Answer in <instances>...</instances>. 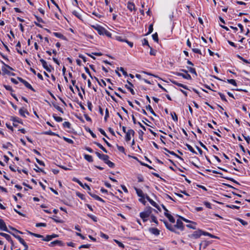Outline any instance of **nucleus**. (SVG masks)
I'll list each match as a JSON object with an SVG mask.
<instances>
[{"instance_id": "obj_1", "label": "nucleus", "mask_w": 250, "mask_h": 250, "mask_svg": "<svg viewBox=\"0 0 250 250\" xmlns=\"http://www.w3.org/2000/svg\"><path fill=\"white\" fill-rule=\"evenodd\" d=\"M27 233L31 236H34L37 238H42V241L48 242L52 240L51 235H47L45 237L40 234H37L35 233H33L29 230H27Z\"/></svg>"}, {"instance_id": "obj_2", "label": "nucleus", "mask_w": 250, "mask_h": 250, "mask_svg": "<svg viewBox=\"0 0 250 250\" xmlns=\"http://www.w3.org/2000/svg\"><path fill=\"white\" fill-rule=\"evenodd\" d=\"M151 213V208L142 212L140 214V217L143 219L144 222H146L147 220L148 217L149 216Z\"/></svg>"}, {"instance_id": "obj_3", "label": "nucleus", "mask_w": 250, "mask_h": 250, "mask_svg": "<svg viewBox=\"0 0 250 250\" xmlns=\"http://www.w3.org/2000/svg\"><path fill=\"white\" fill-rule=\"evenodd\" d=\"M17 79L20 82L22 83L26 87L30 89L31 90H32L33 92L36 91L35 89L32 87V86L28 82H27L26 81H25V80L23 79L22 78H21V77H18L17 78Z\"/></svg>"}, {"instance_id": "obj_4", "label": "nucleus", "mask_w": 250, "mask_h": 250, "mask_svg": "<svg viewBox=\"0 0 250 250\" xmlns=\"http://www.w3.org/2000/svg\"><path fill=\"white\" fill-rule=\"evenodd\" d=\"M202 235H203V230L201 229H198L193 232V233L188 235V237L193 239H198L200 238Z\"/></svg>"}, {"instance_id": "obj_5", "label": "nucleus", "mask_w": 250, "mask_h": 250, "mask_svg": "<svg viewBox=\"0 0 250 250\" xmlns=\"http://www.w3.org/2000/svg\"><path fill=\"white\" fill-rule=\"evenodd\" d=\"M10 121L13 122V125L14 127L18 126V124L17 123H19L21 125L23 124V122H22V120L16 116H11L10 117Z\"/></svg>"}, {"instance_id": "obj_6", "label": "nucleus", "mask_w": 250, "mask_h": 250, "mask_svg": "<svg viewBox=\"0 0 250 250\" xmlns=\"http://www.w3.org/2000/svg\"><path fill=\"white\" fill-rule=\"evenodd\" d=\"M73 181L76 182L78 183L81 187L83 188L87 189L88 191H91V188L86 183L84 185L77 178H73Z\"/></svg>"}, {"instance_id": "obj_7", "label": "nucleus", "mask_w": 250, "mask_h": 250, "mask_svg": "<svg viewBox=\"0 0 250 250\" xmlns=\"http://www.w3.org/2000/svg\"><path fill=\"white\" fill-rule=\"evenodd\" d=\"M95 154L100 159L102 160L105 163L109 160V157L107 155L101 154L97 151L95 152Z\"/></svg>"}, {"instance_id": "obj_8", "label": "nucleus", "mask_w": 250, "mask_h": 250, "mask_svg": "<svg viewBox=\"0 0 250 250\" xmlns=\"http://www.w3.org/2000/svg\"><path fill=\"white\" fill-rule=\"evenodd\" d=\"M165 225L166 228L171 231L174 232L177 234H179L180 232L176 230V228H174L173 226H172L171 224H169L166 221H163Z\"/></svg>"}, {"instance_id": "obj_9", "label": "nucleus", "mask_w": 250, "mask_h": 250, "mask_svg": "<svg viewBox=\"0 0 250 250\" xmlns=\"http://www.w3.org/2000/svg\"><path fill=\"white\" fill-rule=\"evenodd\" d=\"M174 228H176L178 229L183 231L184 229V226L183 222L180 219H177L176 221V224L173 226Z\"/></svg>"}, {"instance_id": "obj_10", "label": "nucleus", "mask_w": 250, "mask_h": 250, "mask_svg": "<svg viewBox=\"0 0 250 250\" xmlns=\"http://www.w3.org/2000/svg\"><path fill=\"white\" fill-rule=\"evenodd\" d=\"M40 61L41 62L43 67L48 72H50L51 71V66L50 65L48 66L46 62L42 59L40 60Z\"/></svg>"}, {"instance_id": "obj_11", "label": "nucleus", "mask_w": 250, "mask_h": 250, "mask_svg": "<svg viewBox=\"0 0 250 250\" xmlns=\"http://www.w3.org/2000/svg\"><path fill=\"white\" fill-rule=\"evenodd\" d=\"M87 192L90 195V196L93 198L95 200L100 201L103 203H104L105 202V201L103 200L102 198H101L97 195L92 193L91 191H88Z\"/></svg>"}, {"instance_id": "obj_12", "label": "nucleus", "mask_w": 250, "mask_h": 250, "mask_svg": "<svg viewBox=\"0 0 250 250\" xmlns=\"http://www.w3.org/2000/svg\"><path fill=\"white\" fill-rule=\"evenodd\" d=\"M0 229L1 230L5 231L8 233H11L10 231L8 229L5 224V223L1 219H0Z\"/></svg>"}, {"instance_id": "obj_13", "label": "nucleus", "mask_w": 250, "mask_h": 250, "mask_svg": "<svg viewBox=\"0 0 250 250\" xmlns=\"http://www.w3.org/2000/svg\"><path fill=\"white\" fill-rule=\"evenodd\" d=\"M93 27L100 35H104V34H105L104 32L106 29L104 27L100 25L97 26H93Z\"/></svg>"}, {"instance_id": "obj_14", "label": "nucleus", "mask_w": 250, "mask_h": 250, "mask_svg": "<svg viewBox=\"0 0 250 250\" xmlns=\"http://www.w3.org/2000/svg\"><path fill=\"white\" fill-rule=\"evenodd\" d=\"M56 245H58L60 246H63L64 243L61 240H56L50 242V243L48 245L50 247H54Z\"/></svg>"}, {"instance_id": "obj_15", "label": "nucleus", "mask_w": 250, "mask_h": 250, "mask_svg": "<svg viewBox=\"0 0 250 250\" xmlns=\"http://www.w3.org/2000/svg\"><path fill=\"white\" fill-rule=\"evenodd\" d=\"M52 34L57 38H60L62 40L66 41L67 38L63 34L59 32H53Z\"/></svg>"}, {"instance_id": "obj_16", "label": "nucleus", "mask_w": 250, "mask_h": 250, "mask_svg": "<svg viewBox=\"0 0 250 250\" xmlns=\"http://www.w3.org/2000/svg\"><path fill=\"white\" fill-rule=\"evenodd\" d=\"M19 114L21 116L24 118L26 117L25 114L27 115L29 114L27 109H24V108H21L19 109Z\"/></svg>"}, {"instance_id": "obj_17", "label": "nucleus", "mask_w": 250, "mask_h": 250, "mask_svg": "<svg viewBox=\"0 0 250 250\" xmlns=\"http://www.w3.org/2000/svg\"><path fill=\"white\" fill-rule=\"evenodd\" d=\"M149 231L155 235H158L160 234V230L157 228H152L149 229Z\"/></svg>"}, {"instance_id": "obj_18", "label": "nucleus", "mask_w": 250, "mask_h": 250, "mask_svg": "<svg viewBox=\"0 0 250 250\" xmlns=\"http://www.w3.org/2000/svg\"><path fill=\"white\" fill-rule=\"evenodd\" d=\"M127 8L132 12V11H136V9L135 8V6L134 4L132 2H128L127 3Z\"/></svg>"}, {"instance_id": "obj_19", "label": "nucleus", "mask_w": 250, "mask_h": 250, "mask_svg": "<svg viewBox=\"0 0 250 250\" xmlns=\"http://www.w3.org/2000/svg\"><path fill=\"white\" fill-rule=\"evenodd\" d=\"M164 214L171 223H173L175 222V219L171 214L167 212H165Z\"/></svg>"}, {"instance_id": "obj_20", "label": "nucleus", "mask_w": 250, "mask_h": 250, "mask_svg": "<svg viewBox=\"0 0 250 250\" xmlns=\"http://www.w3.org/2000/svg\"><path fill=\"white\" fill-rule=\"evenodd\" d=\"M93 143L96 145L97 146H98L100 148H101L104 152L107 153L108 152L107 150L100 143L97 142H94Z\"/></svg>"}, {"instance_id": "obj_21", "label": "nucleus", "mask_w": 250, "mask_h": 250, "mask_svg": "<svg viewBox=\"0 0 250 250\" xmlns=\"http://www.w3.org/2000/svg\"><path fill=\"white\" fill-rule=\"evenodd\" d=\"M172 83L174 84L175 85H177V86H180V87H183V88L184 89H188V88L187 87V86L182 84V83H178L175 81H171Z\"/></svg>"}, {"instance_id": "obj_22", "label": "nucleus", "mask_w": 250, "mask_h": 250, "mask_svg": "<svg viewBox=\"0 0 250 250\" xmlns=\"http://www.w3.org/2000/svg\"><path fill=\"white\" fill-rule=\"evenodd\" d=\"M134 134V131L132 130H128L127 132H126V141H129L131 139L130 135Z\"/></svg>"}, {"instance_id": "obj_23", "label": "nucleus", "mask_w": 250, "mask_h": 250, "mask_svg": "<svg viewBox=\"0 0 250 250\" xmlns=\"http://www.w3.org/2000/svg\"><path fill=\"white\" fill-rule=\"evenodd\" d=\"M118 70H120L123 74L124 75H125V69H124V67H121L120 68L118 67L117 68V70H116V74L119 76V77H121V74L119 72Z\"/></svg>"}, {"instance_id": "obj_24", "label": "nucleus", "mask_w": 250, "mask_h": 250, "mask_svg": "<svg viewBox=\"0 0 250 250\" xmlns=\"http://www.w3.org/2000/svg\"><path fill=\"white\" fill-rule=\"evenodd\" d=\"M135 190L138 196L140 197H143L145 196V194L143 193V191L141 189H139L137 188H135Z\"/></svg>"}, {"instance_id": "obj_25", "label": "nucleus", "mask_w": 250, "mask_h": 250, "mask_svg": "<svg viewBox=\"0 0 250 250\" xmlns=\"http://www.w3.org/2000/svg\"><path fill=\"white\" fill-rule=\"evenodd\" d=\"M127 83L129 84V85L130 86V87H126L129 90V91H130V92L131 93V94L132 95H134L135 94V92L134 91V90L131 87H133V84L131 83L128 80H127Z\"/></svg>"}, {"instance_id": "obj_26", "label": "nucleus", "mask_w": 250, "mask_h": 250, "mask_svg": "<svg viewBox=\"0 0 250 250\" xmlns=\"http://www.w3.org/2000/svg\"><path fill=\"white\" fill-rule=\"evenodd\" d=\"M84 158L88 162H92L93 161L92 156L88 154H84Z\"/></svg>"}, {"instance_id": "obj_27", "label": "nucleus", "mask_w": 250, "mask_h": 250, "mask_svg": "<svg viewBox=\"0 0 250 250\" xmlns=\"http://www.w3.org/2000/svg\"><path fill=\"white\" fill-rule=\"evenodd\" d=\"M146 199L149 202L151 205L158 208L157 204L153 200L150 199L148 196L146 195Z\"/></svg>"}, {"instance_id": "obj_28", "label": "nucleus", "mask_w": 250, "mask_h": 250, "mask_svg": "<svg viewBox=\"0 0 250 250\" xmlns=\"http://www.w3.org/2000/svg\"><path fill=\"white\" fill-rule=\"evenodd\" d=\"M51 218L56 223H62L63 222V221L62 220L60 219L59 217L56 216H54L53 217H51Z\"/></svg>"}, {"instance_id": "obj_29", "label": "nucleus", "mask_w": 250, "mask_h": 250, "mask_svg": "<svg viewBox=\"0 0 250 250\" xmlns=\"http://www.w3.org/2000/svg\"><path fill=\"white\" fill-rule=\"evenodd\" d=\"M1 71L2 72L3 75H8L10 71L8 69V68L5 66H2L1 67Z\"/></svg>"}, {"instance_id": "obj_30", "label": "nucleus", "mask_w": 250, "mask_h": 250, "mask_svg": "<svg viewBox=\"0 0 250 250\" xmlns=\"http://www.w3.org/2000/svg\"><path fill=\"white\" fill-rule=\"evenodd\" d=\"M0 235L4 237L8 241H9V240H11V237L8 234L0 232Z\"/></svg>"}, {"instance_id": "obj_31", "label": "nucleus", "mask_w": 250, "mask_h": 250, "mask_svg": "<svg viewBox=\"0 0 250 250\" xmlns=\"http://www.w3.org/2000/svg\"><path fill=\"white\" fill-rule=\"evenodd\" d=\"M53 106L59 111L61 112L63 114L64 112L60 106H59L58 104H56L52 103Z\"/></svg>"}, {"instance_id": "obj_32", "label": "nucleus", "mask_w": 250, "mask_h": 250, "mask_svg": "<svg viewBox=\"0 0 250 250\" xmlns=\"http://www.w3.org/2000/svg\"><path fill=\"white\" fill-rule=\"evenodd\" d=\"M72 14L75 16H76L77 18H78L79 19L82 20V15L79 13H78L77 11H76V10H74L72 12Z\"/></svg>"}, {"instance_id": "obj_33", "label": "nucleus", "mask_w": 250, "mask_h": 250, "mask_svg": "<svg viewBox=\"0 0 250 250\" xmlns=\"http://www.w3.org/2000/svg\"><path fill=\"white\" fill-rule=\"evenodd\" d=\"M146 109L149 111L154 116H156V114H155V113L154 112L152 107L150 105H148L146 106Z\"/></svg>"}, {"instance_id": "obj_34", "label": "nucleus", "mask_w": 250, "mask_h": 250, "mask_svg": "<svg viewBox=\"0 0 250 250\" xmlns=\"http://www.w3.org/2000/svg\"><path fill=\"white\" fill-rule=\"evenodd\" d=\"M53 117L54 119L57 122H61L62 121V117H58L55 114L53 115Z\"/></svg>"}, {"instance_id": "obj_35", "label": "nucleus", "mask_w": 250, "mask_h": 250, "mask_svg": "<svg viewBox=\"0 0 250 250\" xmlns=\"http://www.w3.org/2000/svg\"><path fill=\"white\" fill-rule=\"evenodd\" d=\"M62 125L64 128H67L68 129L71 128V124L69 122H64L62 124Z\"/></svg>"}, {"instance_id": "obj_36", "label": "nucleus", "mask_w": 250, "mask_h": 250, "mask_svg": "<svg viewBox=\"0 0 250 250\" xmlns=\"http://www.w3.org/2000/svg\"><path fill=\"white\" fill-rule=\"evenodd\" d=\"M62 139L66 142H67V143H69L70 144H74V141L72 139H71L68 138L64 137V136L62 137Z\"/></svg>"}, {"instance_id": "obj_37", "label": "nucleus", "mask_w": 250, "mask_h": 250, "mask_svg": "<svg viewBox=\"0 0 250 250\" xmlns=\"http://www.w3.org/2000/svg\"><path fill=\"white\" fill-rule=\"evenodd\" d=\"M87 216L90 219H91L95 222H96L98 221L97 217L92 214H88Z\"/></svg>"}, {"instance_id": "obj_38", "label": "nucleus", "mask_w": 250, "mask_h": 250, "mask_svg": "<svg viewBox=\"0 0 250 250\" xmlns=\"http://www.w3.org/2000/svg\"><path fill=\"white\" fill-rule=\"evenodd\" d=\"M186 146H187V147H188V149L191 151V152H192L193 153H195V154H196V152L194 150V149L193 148V147L190 146L189 145V144H187L186 145Z\"/></svg>"}, {"instance_id": "obj_39", "label": "nucleus", "mask_w": 250, "mask_h": 250, "mask_svg": "<svg viewBox=\"0 0 250 250\" xmlns=\"http://www.w3.org/2000/svg\"><path fill=\"white\" fill-rule=\"evenodd\" d=\"M105 164H107L109 167L111 168H113L115 167V164L109 160L107 162H105Z\"/></svg>"}, {"instance_id": "obj_40", "label": "nucleus", "mask_w": 250, "mask_h": 250, "mask_svg": "<svg viewBox=\"0 0 250 250\" xmlns=\"http://www.w3.org/2000/svg\"><path fill=\"white\" fill-rule=\"evenodd\" d=\"M114 241L117 244H118V245L119 246V247L122 248H124L125 246H124V245L121 242H120L119 241L117 240H116V239H114Z\"/></svg>"}, {"instance_id": "obj_41", "label": "nucleus", "mask_w": 250, "mask_h": 250, "mask_svg": "<svg viewBox=\"0 0 250 250\" xmlns=\"http://www.w3.org/2000/svg\"><path fill=\"white\" fill-rule=\"evenodd\" d=\"M180 218L183 220L184 221H185V222H187V223H191L192 224H193V225H196V223L194 222H192V221H189L183 217H180Z\"/></svg>"}, {"instance_id": "obj_42", "label": "nucleus", "mask_w": 250, "mask_h": 250, "mask_svg": "<svg viewBox=\"0 0 250 250\" xmlns=\"http://www.w3.org/2000/svg\"><path fill=\"white\" fill-rule=\"evenodd\" d=\"M117 147L120 152L125 153V149L123 146H120L118 145H117Z\"/></svg>"}, {"instance_id": "obj_43", "label": "nucleus", "mask_w": 250, "mask_h": 250, "mask_svg": "<svg viewBox=\"0 0 250 250\" xmlns=\"http://www.w3.org/2000/svg\"><path fill=\"white\" fill-rule=\"evenodd\" d=\"M46 226H47V225L45 223H36V225H35V226L38 228L41 227H46Z\"/></svg>"}, {"instance_id": "obj_44", "label": "nucleus", "mask_w": 250, "mask_h": 250, "mask_svg": "<svg viewBox=\"0 0 250 250\" xmlns=\"http://www.w3.org/2000/svg\"><path fill=\"white\" fill-rule=\"evenodd\" d=\"M76 195L83 200L85 199L84 195L79 192L76 193Z\"/></svg>"}, {"instance_id": "obj_45", "label": "nucleus", "mask_w": 250, "mask_h": 250, "mask_svg": "<svg viewBox=\"0 0 250 250\" xmlns=\"http://www.w3.org/2000/svg\"><path fill=\"white\" fill-rule=\"evenodd\" d=\"M227 81L229 83H230L234 86L237 85L236 82L234 79H228Z\"/></svg>"}, {"instance_id": "obj_46", "label": "nucleus", "mask_w": 250, "mask_h": 250, "mask_svg": "<svg viewBox=\"0 0 250 250\" xmlns=\"http://www.w3.org/2000/svg\"><path fill=\"white\" fill-rule=\"evenodd\" d=\"M171 115L172 116V119L174 121L177 122L178 121V117L175 112L171 113Z\"/></svg>"}, {"instance_id": "obj_47", "label": "nucleus", "mask_w": 250, "mask_h": 250, "mask_svg": "<svg viewBox=\"0 0 250 250\" xmlns=\"http://www.w3.org/2000/svg\"><path fill=\"white\" fill-rule=\"evenodd\" d=\"M45 135L54 136L56 135L55 133L52 132L51 130H49L47 131H45L43 133Z\"/></svg>"}, {"instance_id": "obj_48", "label": "nucleus", "mask_w": 250, "mask_h": 250, "mask_svg": "<svg viewBox=\"0 0 250 250\" xmlns=\"http://www.w3.org/2000/svg\"><path fill=\"white\" fill-rule=\"evenodd\" d=\"M183 78L187 79V80H190L191 79V76L188 74H183L182 76Z\"/></svg>"}, {"instance_id": "obj_49", "label": "nucleus", "mask_w": 250, "mask_h": 250, "mask_svg": "<svg viewBox=\"0 0 250 250\" xmlns=\"http://www.w3.org/2000/svg\"><path fill=\"white\" fill-rule=\"evenodd\" d=\"M188 69L189 72H190L192 74H194L196 75H197L196 70L194 68H192V67H188Z\"/></svg>"}, {"instance_id": "obj_50", "label": "nucleus", "mask_w": 250, "mask_h": 250, "mask_svg": "<svg viewBox=\"0 0 250 250\" xmlns=\"http://www.w3.org/2000/svg\"><path fill=\"white\" fill-rule=\"evenodd\" d=\"M152 38L156 42H158V34L157 33H155V34H153L152 35Z\"/></svg>"}, {"instance_id": "obj_51", "label": "nucleus", "mask_w": 250, "mask_h": 250, "mask_svg": "<svg viewBox=\"0 0 250 250\" xmlns=\"http://www.w3.org/2000/svg\"><path fill=\"white\" fill-rule=\"evenodd\" d=\"M236 220L239 221L243 226H246L248 224V223L247 222L245 221L244 220L240 218H236Z\"/></svg>"}, {"instance_id": "obj_52", "label": "nucleus", "mask_w": 250, "mask_h": 250, "mask_svg": "<svg viewBox=\"0 0 250 250\" xmlns=\"http://www.w3.org/2000/svg\"><path fill=\"white\" fill-rule=\"evenodd\" d=\"M87 131H88L91 135V136L94 138H96L97 137L95 134H94L92 130L90 128H88V129H86Z\"/></svg>"}, {"instance_id": "obj_53", "label": "nucleus", "mask_w": 250, "mask_h": 250, "mask_svg": "<svg viewBox=\"0 0 250 250\" xmlns=\"http://www.w3.org/2000/svg\"><path fill=\"white\" fill-rule=\"evenodd\" d=\"M98 130L100 132V133L103 135L105 137H106V138H108V136H107L106 133L105 132V131L101 128H98Z\"/></svg>"}, {"instance_id": "obj_54", "label": "nucleus", "mask_w": 250, "mask_h": 250, "mask_svg": "<svg viewBox=\"0 0 250 250\" xmlns=\"http://www.w3.org/2000/svg\"><path fill=\"white\" fill-rule=\"evenodd\" d=\"M100 236L102 237V238H103L106 240H107L108 238H109V236L106 235V234H104V233L103 232H101L100 233Z\"/></svg>"}, {"instance_id": "obj_55", "label": "nucleus", "mask_w": 250, "mask_h": 250, "mask_svg": "<svg viewBox=\"0 0 250 250\" xmlns=\"http://www.w3.org/2000/svg\"><path fill=\"white\" fill-rule=\"evenodd\" d=\"M90 247V244H84V245H82L79 247V249H81L82 248H89Z\"/></svg>"}, {"instance_id": "obj_56", "label": "nucleus", "mask_w": 250, "mask_h": 250, "mask_svg": "<svg viewBox=\"0 0 250 250\" xmlns=\"http://www.w3.org/2000/svg\"><path fill=\"white\" fill-rule=\"evenodd\" d=\"M4 88L7 90L10 91H13L12 87L9 85H4Z\"/></svg>"}, {"instance_id": "obj_57", "label": "nucleus", "mask_w": 250, "mask_h": 250, "mask_svg": "<svg viewBox=\"0 0 250 250\" xmlns=\"http://www.w3.org/2000/svg\"><path fill=\"white\" fill-rule=\"evenodd\" d=\"M36 161L40 165L42 166H45L44 163L43 161L40 160L37 158H36Z\"/></svg>"}, {"instance_id": "obj_58", "label": "nucleus", "mask_w": 250, "mask_h": 250, "mask_svg": "<svg viewBox=\"0 0 250 250\" xmlns=\"http://www.w3.org/2000/svg\"><path fill=\"white\" fill-rule=\"evenodd\" d=\"M238 57L239 59H240L241 60H242L243 62H244L246 63H250V62L247 60H246L244 58H243V57H242L241 56H239V55H238Z\"/></svg>"}, {"instance_id": "obj_59", "label": "nucleus", "mask_w": 250, "mask_h": 250, "mask_svg": "<svg viewBox=\"0 0 250 250\" xmlns=\"http://www.w3.org/2000/svg\"><path fill=\"white\" fill-rule=\"evenodd\" d=\"M151 220H152V222H154L156 224H158V221L157 220L156 217L155 216L151 215Z\"/></svg>"}, {"instance_id": "obj_60", "label": "nucleus", "mask_w": 250, "mask_h": 250, "mask_svg": "<svg viewBox=\"0 0 250 250\" xmlns=\"http://www.w3.org/2000/svg\"><path fill=\"white\" fill-rule=\"evenodd\" d=\"M145 198H146V196H144L143 197H141L139 200L140 202H141V203H142L144 205H145L146 204V201H145Z\"/></svg>"}, {"instance_id": "obj_61", "label": "nucleus", "mask_w": 250, "mask_h": 250, "mask_svg": "<svg viewBox=\"0 0 250 250\" xmlns=\"http://www.w3.org/2000/svg\"><path fill=\"white\" fill-rule=\"evenodd\" d=\"M84 70H85V71L86 73L87 74H88V75H89V76H90L92 79H93V78L92 77V75H91V73H90V71H89V69H88L87 67H84Z\"/></svg>"}, {"instance_id": "obj_62", "label": "nucleus", "mask_w": 250, "mask_h": 250, "mask_svg": "<svg viewBox=\"0 0 250 250\" xmlns=\"http://www.w3.org/2000/svg\"><path fill=\"white\" fill-rule=\"evenodd\" d=\"M143 45H147L149 47H150V46L149 45L148 41L146 39H144L143 42H142Z\"/></svg>"}, {"instance_id": "obj_63", "label": "nucleus", "mask_w": 250, "mask_h": 250, "mask_svg": "<svg viewBox=\"0 0 250 250\" xmlns=\"http://www.w3.org/2000/svg\"><path fill=\"white\" fill-rule=\"evenodd\" d=\"M87 106H88V109L90 111H92V104L91 102L88 101V102H87Z\"/></svg>"}, {"instance_id": "obj_64", "label": "nucleus", "mask_w": 250, "mask_h": 250, "mask_svg": "<svg viewBox=\"0 0 250 250\" xmlns=\"http://www.w3.org/2000/svg\"><path fill=\"white\" fill-rule=\"evenodd\" d=\"M84 118L85 119V120L88 121V122H91L92 121V120L91 119V118L86 114H85L84 115Z\"/></svg>"}]
</instances>
